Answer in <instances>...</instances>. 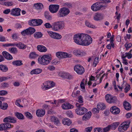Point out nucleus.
<instances>
[{
	"label": "nucleus",
	"mask_w": 132,
	"mask_h": 132,
	"mask_svg": "<svg viewBox=\"0 0 132 132\" xmlns=\"http://www.w3.org/2000/svg\"><path fill=\"white\" fill-rule=\"evenodd\" d=\"M41 88L43 90H45L50 88L49 85H48L47 81L43 83L41 86Z\"/></svg>",
	"instance_id": "nucleus-26"
},
{
	"label": "nucleus",
	"mask_w": 132,
	"mask_h": 132,
	"mask_svg": "<svg viewBox=\"0 0 132 132\" xmlns=\"http://www.w3.org/2000/svg\"><path fill=\"white\" fill-rule=\"evenodd\" d=\"M97 108L100 110H104L105 108V104L103 103H99L97 105Z\"/></svg>",
	"instance_id": "nucleus-33"
},
{
	"label": "nucleus",
	"mask_w": 132,
	"mask_h": 132,
	"mask_svg": "<svg viewBox=\"0 0 132 132\" xmlns=\"http://www.w3.org/2000/svg\"><path fill=\"white\" fill-rule=\"evenodd\" d=\"M44 16L46 19L47 20H51L52 19V16L50 15L48 12H45L44 13Z\"/></svg>",
	"instance_id": "nucleus-34"
},
{
	"label": "nucleus",
	"mask_w": 132,
	"mask_h": 132,
	"mask_svg": "<svg viewBox=\"0 0 132 132\" xmlns=\"http://www.w3.org/2000/svg\"><path fill=\"white\" fill-rule=\"evenodd\" d=\"M21 102V100L20 99H17L15 102V104L17 106L20 107H22L23 106L22 105L20 104V103Z\"/></svg>",
	"instance_id": "nucleus-53"
},
{
	"label": "nucleus",
	"mask_w": 132,
	"mask_h": 132,
	"mask_svg": "<svg viewBox=\"0 0 132 132\" xmlns=\"http://www.w3.org/2000/svg\"><path fill=\"white\" fill-rule=\"evenodd\" d=\"M13 39L16 40L18 38L19 36L16 33L13 34L12 36Z\"/></svg>",
	"instance_id": "nucleus-51"
},
{
	"label": "nucleus",
	"mask_w": 132,
	"mask_h": 132,
	"mask_svg": "<svg viewBox=\"0 0 132 132\" xmlns=\"http://www.w3.org/2000/svg\"><path fill=\"white\" fill-rule=\"evenodd\" d=\"M73 39L77 44L82 46L89 45L92 42V39L89 35L84 34H78L75 35Z\"/></svg>",
	"instance_id": "nucleus-1"
},
{
	"label": "nucleus",
	"mask_w": 132,
	"mask_h": 132,
	"mask_svg": "<svg viewBox=\"0 0 132 132\" xmlns=\"http://www.w3.org/2000/svg\"><path fill=\"white\" fill-rule=\"evenodd\" d=\"M112 96L110 94H107L105 96V99L107 102L109 103L110 102V100Z\"/></svg>",
	"instance_id": "nucleus-41"
},
{
	"label": "nucleus",
	"mask_w": 132,
	"mask_h": 132,
	"mask_svg": "<svg viewBox=\"0 0 132 132\" xmlns=\"http://www.w3.org/2000/svg\"><path fill=\"white\" fill-rule=\"evenodd\" d=\"M37 49L40 52H45L47 50L45 46L41 45H38L37 47Z\"/></svg>",
	"instance_id": "nucleus-21"
},
{
	"label": "nucleus",
	"mask_w": 132,
	"mask_h": 132,
	"mask_svg": "<svg viewBox=\"0 0 132 132\" xmlns=\"http://www.w3.org/2000/svg\"><path fill=\"white\" fill-rule=\"evenodd\" d=\"M35 31V30L34 28L30 27L22 31L21 33L22 35L25 36L26 35H32Z\"/></svg>",
	"instance_id": "nucleus-6"
},
{
	"label": "nucleus",
	"mask_w": 132,
	"mask_h": 132,
	"mask_svg": "<svg viewBox=\"0 0 132 132\" xmlns=\"http://www.w3.org/2000/svg\"><path fill=\"white\" fill-rule=\"evenodd\" d=\"M42 71V69H36L32 70L31 72V74H38L40 73Z\"/></svg>",
	"instance_id": "nucleus-28"
},
{
	"label": "nucleus",
	"mask_w": 132,
	"mask_h": 132,
	"mask_svg": "<svg viewBox=\"0 0 132 132\" xmlns=\"http://www.w3.org/2000/svg\"><path fill=\"white\" fill-rule=\"evenodd\" d=\"M12 77L11 76H7L6 77H0V82L5 81L9 79H11Z\"/></svg>",
	"instance_id": "nucleus-38"
},
{
	"label": "nucleus",
	"mask_w": 132,
	"mask_h": 132,
	"mask_svg": "<svg viewBox=\"0 0 132 132\" xmlns=\"http://www.w3.org/2000/svg\"><path fill=\"white\" fill-rule=\"evenodd\" d=\"M87 111L86 108L81 107L76 109L75 110L76 113L78 115H82Z\"/></svg>",
	"instance_id": "nucleus-10"
},
{
	"label": "nucleus",
	"mask_w": 132,
	"mask_h": 132,
	"mask_svg": "<svg viewBox=\"0 0 132 132\" xmlns=\"http://www.w3.org/2000/svg\"><path fill=\"white\" fill-rule=\"evenodd\" d=\"M102 130L101 128H96L94 129V132H102Z\"/></svg>",
	"instance_id": "nucleus-64"
},
{
	"label": "nucleus",
	"mask_w": 132,
	"mask_h": 132,
	"mask_svg": "<svg viewBox=\"0 0 132 132\" xmlns=\"http://www.w3.org/2000/svg\"><path fill=\"white\" fill-rule=\"evenodd\" d=\"M80 92V91L78 90H77L76 92H73L72 94V96L73 97H76L79 94Z\"/></svg>",
	"instance_id": "nucleus-55"
},
{
	"label": "nucleus",
	"mask_w": 132,
	"mask_h": 132,
	"mask_svg": "<svg viewBox=\"0 0 132 132\" xmlns=\"http://www.w3.org/2000/svg\"><path fill=\"white\" fill-rule=\"evenodd\" d=\"M10 52L13 53L15 54L17 52V50L15 47H12L9 49Z\"/></svg>",
	"instance_id": "nucleus-50"
},
{
	"label": "nucleus",
	"mask_w": 132,
	"mask_h": 132,
	"mask_svg": "<svg viewBox=\"0 0 132 132\" xmlns=\"http://www.w3.org/2000/svg\"><path fill=\"white\" fill-rule=\"evenodd\" d=\"M114 47V45L113 42L110 43V44L106 46L107 48L109 50L111 49L112 47L113 48Z\"/></svg>",
	"instance_id": "nucleus-47"
},
{
	"label": "nucleus",
	"mask_w": 132,
	"mask_h": 132,
	"mask_svg": "<svg viewBox=\"0 0 132 132\" xmlns=\"http://www.w3.org/2000/svg\"><path fill=\"white\" fill-rule=\"evenodd\" d=\"M3 121L5 122H10L13 123H15L16 121L15 119L11 117H7L5 118L3 120Z\"/></svg>",
	"instance_id": "nucleus-17"
},
{
	"label": "nucleus",
	"mask_w": 132,
	"mask_h": 132,
	"mask_svg": "<svg viewBox=\"0 0 132 132\" xmlns=\"http://www.w3.org/2000/svg\"><path fill=\"white\" fill-rule=\"evenodd\" d=\"M130 124L129 121H125L122 122L118 128V131L120 132H123L126 131L129 127Z\"/></svg>",
	"instance_id": "nucleus-5"
},
{
	"label": "nucleus",
	"mask_w": 132,
	"mask_h": 132,
	"mask_svg": "<svg viewBox=\"0 0 132 132\" xmlns=\"http://www.w3.org/2000/svg\"><path fill=\"white\" fill-rule=\"evenodd\" d=\"M130 86L129 85H127L126 86L125 89V92L126 93H127L130 89Z\"/></svg>",
	"instance_id": "nucleus-63"
},
{
	"label": "nucleus",
	"mask_w": 132,
	"mask_h": 132,
	"mask_svg": "<svg viewBox=\"0 0 132 132\" xmlns=\"http://www.w3.org/2000/svg\"><path fill=\"white\" fill-rule=\"evenodd\" d=\"M7 94V91L5 90H1L0 91V96L5 95Z\"/></svg>",
	"instance_id": "nucleus-62"
},
{
	"label": "nucleus",
	"mask_w": 132,
	"mask_h": 132,
	"mask_svg": "<svg viewBox=\"0 0 132 132\" xmlns=\"http://www.w3.org/2000/svg\"><path fill=\"white\" fill-rule=\"evenodd\" d=\"M34 6L35 9L38 10H41L44 8L43 5L42 3H37L34 4Z\"/></svg>",
	"instance_id": "nucleus-23"
},
{
	"label": "nucleus",
	"mask_w": 132,
	"mask_h": 132,
	"mask_svg": "<svg viewBox=\"0 0 132 132\" xmlns=\"http://www.w3.org/2000/svg\"><path fill=\"white\" fill-rule=\"evenodd\" d=\"M120 123L118 122H115L111 124L110 125L111 129L115 130L119 126Z\"/></svg>",
	"instance_id": "nucleus-32"
},
{
	"label": "nucleus",
	"mask_w": 132,
	"mask_h": 132,
	"mask_svg": "<svg viewBox=\"0 0 132 132\" xmlns=\"http://www.w3.org/2000/svg\"><path fill=\"white\" fill-rule=\"evenodd\" d=\"M111 128L110 125H109L106 127H105L103 129V132H106L110 130Z\"/></svg>",
	"instance_id": "nucleus-46"
},
{
	"label": "nucleus",
	"mask_w": 132,
	"mask_h": 132,
	"mask_svg": "<svg viewBox=\"0 0 132 132\" xmlns=\"http://www.w3.org/2000/svg\"><path fill=\"white\" fill-rule=\"evenodd\" d=\"M98 59V57H95L93 63V66L94 67H95L98 63L99 62Z\"/></svg>",
	"instance_id": "nucleus-44"
},
{
	"label": "nucleus",
	"mask_w": 132,
	"mask_h": 132,
	"mask_svg": "<svg viewBox=\"0 0 132 132\" xmlns=\"http://www.w3.org/2000/svg\"><path fill=\"white\" fill-rule=\"evenodd\" d=\"M4 124L5 129H7V128H10L12 127L10 124L8 123H4Z\"/></svg>",
	"instance_id": "nucleus-45"
},
{
	"label": "nucleus",
	"mask_w": 132,
	"mask_h": 132,
	"mask_svg": "<svg viewBox=\"0 0 132 132\" xmlns=\"http://www.w3.org/2000/svg\"><path fill=\"white\" fill-rule=\"evenodd\" d=\"M64 78L69 79H71L72 78V76L69 73H65L64 74Z\"/></svg>",
	"instance_id": "nucleus-42"
},
{
	"label": "nucleus",
	"mask_w": 132,
	"mask_h": 132,
	"mask_svg": "<svg viewBox=\"0 0 132 132\" xmlns=\"http://www.w3.org/2000/svg\"><path fill=\"white\" fill-rule=\"evenodd\" d=\"M74 54L76 55H80V56H82L85 55L86 53L83 51L80 50H75L73 51Z\"/></svg>",
	"instance_id": "nucleus-18"
},
{
	"label": "nucleus",
	"mask_w": 132,
	"mask_h": 132,
	"mask_svg": "<svg viewBox=\"0 0 132 132\" xmlns=\"http://www.w3.org/2000/svg\"><path fill=\"white\" fill-rule=\"evenodd\" d=\"M91 115V112L90 111L88 112L83 116L82 117V120H84L89 119L90 118Z\"/></svg>",
	"instance_id": "nucleus-24"
},
{
	"label": "nucleus",
	"mask_w": 132,
	"mask_h": 132,
	"mask_svg": "<svg viewBox=\"0 0 132 132\" xmlns=\"http://www.w3.org/2000/svg\"><path fill=\"white\" fill-rule=\"evenodd\" d=\"M36 23L37 26H40L41 25L43 22V20L41 19H36Z\"/></svg>",
	"instance_id": "nucleus-54"
},
{
	"label": "nucleus",
	"mask_w": 132,
	"mask_h": 132,
	"mask_svg": "<svg viewBox=\"0 0 132 132\" xmlns=\"http://www.w3.org/2000/svg\"><path fill=\"white\" fill-rule=\"evenodd\" d=\"M36 19H32L28 21L29 24L32 26H36Z\"/></svg>",
	"instance_id": "nucleus-37"
},
{
	"label": "nucleus",
	"mask_w": 132,
	"mask_h": 132,
	"mask_svg": "<svg viewBox=\"0 0 132 132\" xmlns=\"http://www.w3.org/2000/svg\"><path fill=\"white\" fill-rule=\"evenodd\" d=\"M2 54L5 58L7 60H11L13 59L12 56L8 53L5 51H3L2 53Z\"/></svg>",
	"instance_id": "nucleus-22"
},
{
	"label": "nucleus",
	"mask_w": 132,
	"mask_h": 132,
	"mask_svg": "<svg viewBox=\"0 0 132 132\" xmlns=\"http://www.w3.org/2000/svg\"><path fill=\"white\" fill-rule=\"evenodd\" d=\"M8 70L7 67L6 65L3 64L0 65V70L3 72H6Z\"/></svg>",
	"instance_id": "nucleus-29"
},
{
	"label": "nucleus",
	"mask_w": 132,
	"mask_h": 132,
	"mask_svg": "<svg viewBox=\"0 0 132 132\" xmlns=\"http://www.w3.org/2000/svg\"><path fill=\"white\" fill-rule=\"evenodd\" d=\"M52 120L54 122V124L57 126H59L60 125L58 119L56 117H53L52 118Z\"/></svg>",
	"instance_id": "nucleus-30"
},
{
	"label": "nucleus",
	"mask_w": 132,
	"mask_h": 132,
	"mask_svg": "<svg viewBox=\"0 0 132 132\" xmlns=\"http://www.w3.org/2000/svg\"><path fill=\"white\" fill-rule=\"evenodd\" d=\"M47 69L50 71H52L55 70V67L53 65H49L47 67Z\"/></svg>",
	"instance_id": "nucleus-59"
},
{
	"label": "nucleus",
	"mask_w": 132,
	"mask_h": 132,
	"mask_svg": "<svg viewBox=\"0 0 132 132\" xmlns=\"http://www.w3.org/2000/svg\"><path fill=\"white\" fill-rule=\"evenodd\" d=\"M46 28H51L52 29L53 25L52 26L49 23H46L44 25Z\"/></svg>",
	"instance_id": "nucleus-56"
},
{
	"label": "nucleus",
	"mask_w": 132,
	"mask_h": 132,
	"mask_svg": "<svg viewBox=\"0 0 132 132\" xmlns=\"http://www.w3.org/2000/svg\"><path fill=\"white\" fill-rule=\"evenodd\" d=\"M56 56L59 58H70L72 56L71 54H68L63 52H57L56 53Z\"/></svg>",
	"instance_id": "nucleus-8"
},
{
	"label": "nucleus",
	"mask_w": 132,
	"mask_h": 132,
	"mask_svg": "<svg viewBox=\"0 0 132 132\" xmlns=\"http://www.w3.org/2000/svg\"><path fill=\"white\" fill-rule=\"evenodd\" d=\"M22 61L20 60L15 61L12 62V64L16 66H20L23 64V63L22 62Z\"/></svg>",
	"instance_id": "nucleus-35"
},
{
	"label": "nucleus",
	"mask_w": 132,
	"mask_h": 132,
	"mask_svg": "<svg viewBox=\"0 0 132 132\" xmlns=\"http://www.w3.org/2000/svg\"><path fill=\"white\" fill-rule=\"evenodd\" d=\"M104 15L101 13H96L94 16V19L96 21L101 20L103 19Z\"/></svg>",
	"instance_id": "nucleus-14"
},
{
	"label": "nucleus",
	"mask_w": 132,
	"mask_h": 132,
	"mask_svg": "<svg viewBox=\"0 0 132 132\" xmlns=\"http://www.w3.org/2000/svg\"><path fill=\"white\" fill-rule=\"evenodd\" d=\"M74 69L75 71L79 75H82L85 72V69L84 67L79 64L75 66Z\"/></svg>",
	"instance_id": "nucleus-7"
},
{
	"label": "nucleus",
	"mask_w": 132,
	"mask_h": 132,
	"mask_svg": "<svg viewBox=\"0 0 132 132\" xmlns=\"http://www.w3.org/2000/svg\"><path fill=\"white\" fill-rule=\"evenodd\" d=\"M132 44L130 43H126L125 44V46L126 49L128 50L129 48H130L132 46Z\"/></svg>",
	"instance_id": "nucleus-52"
},
{
	"label": "nucleus",
	"mask_w": 132,
	"mask_h": 132,
	"mask_svg": "<svg viewBox=\"0 0 132 132\" xmlns=\"http://www.w3.org/2000/svg\"><path fill=\"white\" fill-rule=\"evenodd\" d=\"M52 60V57L49 55H44L39 56L38 59V63L43 65H46L49 64Z\"/></svg>",
	"instance_id": "nucleus-2"
},
{
	"label": "nucleus",
	"mask_w": 132,
	"mask_h": 132,
	"mask_svg": "<svg viewBox=\"0 0 132 132\" xmlns=\"http://www.w3.org/2000/svg\"><path fill=\"white\" fill-rule=\"evenodd\" d=\"M92 129V127L91 126L86 128L85 130V132H90Z\"/></svg>",
	"instance_id": "nucleus-58"
},
{
	"label": "nucleus",
	"mask_w": 132,
	"mask_h": 132,
	"mask_svg": "<svg viewBox=\"0 0 132 132\" xmlns=\"http://www.w3.org/2000/svg\"><path fill=\"white\" fill-rule=\"evenodd\" d=\"M48 85L50 87V88L53 87L54 86V83L53 82L51 81H47Z\"/></svg>",
	"instance_id": "nucleus-57"
},
{
	"label": "nucleus",
	"mask_w": 132,
	"mask_h": 132,
	"mask_svg": "<svg viewBox=\"0 0 132 132\" xmlns=\"http://www.w3.org/2000/svg\"><path fill=\"white\" fill-rule=\"evenodd\" d=\"M38 56V55L35 52H32L29 55V57L31 59H35L37 58Z\"/></svg>",
	"instance_id": "nucleus-31"
},
{
	"label": "nucleus",
	"mask_w": 132,
	"mask_h": 132,
	"mask_svg": "<svg viewBox=\"0 0 132 132\" xmlns=\"http://www.w3.org/2000/svg\"><path fill=\"white\" fill-rule=\"evenodd\" d=\"M111 112L113 114H117L120 112V109L115 106H112L110 109Z\"/></svg>",
	"instance_id": "nucleus-15"
},
{
	"label": "nucleus",
	"mask_w": 132,
	"mask_h": 132,
	"mask_svg": "<svg viewBox=\"0 0 132 132\" xmlns=\"http://www.w3.org/2000/svg\"><path fill=\"white\" fill-rule=\"evenodd\" d=\"M62 107L63 109L67 110L73 108V107L70 103L66 102L63 104Z\"/></svg>",
	"instance_id": "nucleus-16"
},
{
	"label": "nucleus",
	"mask_w": 132,
	"mask_h": 132,
	"mask_svg": "<svg viewBox=\"0 0 132 132\" xmlns=\"http://www.w3.org/2000/svg\"><path fill=\"white\" fill-rule=\"evenodd\" d=\"M132 56V55L131 53H125V57H127L128 59H130Z\"/></svg>",
	"instance_id": "nucleus-61"
},
{
	"label": "nucleus",
	"mask_w": 132,
	"mask_h": 132,
	"mask_svg": "<svg viewBox=\"0 0 132 132\" xmlns=\"http://www.w3.org/2000/svg\"><path fill=\"white\" fill-rule=\"evenodd\" d=\"M70 12V10L68 9L63 7L60 9L57 15L60 18L64 17L68 15Z\"/></svg>",
	"instance_id": "nucleus-4"
},
{
	"label": "nucleus",
	"mask_w": 132,
	"mask_h": 132,
	"mask_svg": "<svg viewBox=\"0 0 132 132\" xmlns=\"http://www.w3.org/2000/svg\"><path fill=\"white\" fill-rule=\"evenodd\" d=\"M16 46L20 49L22 50L25 49L27 47L26 45L21 42L18 43H15L14 46Z\"/></svg>",
	"instance_id": "nucleus-20"
},
{
	"label": "nucleus",
	"mask_w": 132,
	"mask_h": 132,
	"mask_svg": "<svg viewBox=\"0 0 132 132\" xmlns=\"http://www.w3.org/2000/svg\"><path fill=\"white\" fill-rule=\"evenodd\" d=\"M25 116L28 118L31 119L32 118V114L29 112H26L24 113Z\"/></svg>",
	"instance_id": "nucleus-49"
},
{
	"label": "nucleus",
	"mask_w": 132,
	"mask_h": 132,
	"mask_svg": "<svg viewBox=\"0 0 132 132\" xmlns=\"http://www.w3.org/2000/svg\"><path fill=\"white\" fill-rule=\"evenodd\" d=\"M85 25H86L88 27L92 28L93 29L95 28L96 27L95 26L91 24L89 22L86 21L85 22Z\"/></svg>",
	"instance_id": "nucleus-39"
},
{
	"label": "nucleus",
	"mask_w": 132,
	"mask_h": 132,
	"mask_svg": "<svg viewBox=\"0 0 132 132\" xmlns=\"http://www.w3.org/2000/svg\"><path fill=\"white\" fill-rule=\"evenodd\" d=\"M59 8V6L58 4H52L50 5L49 7L50 11L52 13L57 12Z\"/></svg>",
	"instance_id": "nucleus-11"
},
{
	"label": "nucleus",
	"mask_w": 132,
	"mask_h": 132,
	"mask_svg": "<svg viewBox=\"0 0 132 132\" xmlns=\"http://www.w3.org/2000/svg\"><path fill=\"white\" fill-rule=\"evenodd\" d=\"M45 111L44 110L40 109L37 110L36 112V115L38 117L43 116L45 114Z\"/></svg>",
	"instance_id": "nucleus-19"
},
{
	"label": "nucleus",
	"mask_w": 132,
	"mask_h": 132,
	"mask_svg": "<svg viewBox=\"0 0 132 132\" xmlns=\"http://www.w3.org/2000/svg\"><path fill=\"white\" fill-rule=\"evenodd\" d=\"M47 32L50 36L52 38L59 39L62 38V36L58 33L50 31H47Z\"/></svg>",
	"instance_id": "nucleus-9"
},
{
	"label": "nucleus",
	"mask_w": 132,
	"mask_h": 132,
	"mask_svg": "<svg viewBox=\"0 0 132 132\" xmlns=\"http://www.w3.org/2000/svg\"><path fill=\"white\" fill-rule=\"evenodd\" d=\"M34 35L35 38L38 39L41 38L43 36V34L41 32H36L35 33Z\"/></svg>",
	"instance_id": "nucleus-36"
},
{
	"label": "nucleus",
	"mask_w": 132,
	"mask_h": 132,
	"mask_svg": "<svg viewBox=\"0 0 132 132\" xmlns=\"http://www.w3.org/2000/svg\"><path fill=\"white\" fill-rule=\"evenodd\" d=\"M64 23L63 21L55 22L53 23L52 30L57 31L60 29H63L64 27Z\"/></svg>",
	"instance_id": "nucleus-3"
},
{
	"label": "nucleus",
	"mask_w": 132,
	"mask_h": 132,
	"mask_svg": "<svg viewBox=\"0 0 132 132\" xmlns=\"http://www.w3.org/2000/svg\"><path fill=\"white\" fill-rule=\"evenodd\" d=\"M62 123L64 125L70 126L71 123V121L69 118H65L62 120Z\"/></svg>",
	"instance_id": "nucleus-25"
},
{
	"label": "nucleus",
	"mask_w": 132,
	"mask_h": 132,
	"mask_svg": "<svg viewBox=\"0 0 132 132\" xmlns=\"http://www.w3.org/2000/svg\"><path fill=\"white\" fill-rule=\"evenodd\" d=\"M125 109L127 110H129L131 109V106L129 103L126 101L123 104Z\"/></svg>",
	"instance_id": "nucleus-27"
},
{
	"label": "nucleus",
	"mask_w": 132,
	"mask_h": 132,
	"mask_svg": "<svg viewBox=\"0 0 132 132\" xmlns=\"http://www.w3.org/2000/svg\"><path fill=\"white\" fill-rule=\"evenodd\" d=\"M13 3L12 2H7L4 3V4L6 6H10L13 5Z\"/></svg>",
	"instance_id": "nucleus-60"
},
{
	"label": "nucleus",
	"mask_w": 132,
	"mask_h": 132,
	"mask_svg": "<svg viewBox=\"0 0 132 132\" xmlns=\"http://www.w3.org/2000/svg\"><path fill=\"white\" fill-rule=\"evenodd\" d=\"M8 105L7 103H4L3 104V105L2 104L1 105L0 108L3 110H5L8 107Z\"/></svg>",
	"instance_id": "nucleus-43"
},
{
	"label": "nucleus",
	"mask_w": 132,
	"mask_h": 132,
	"mask_svg": "<svg viewBox=\"0 0 132 132\" xmlns=\"http://www.w3.org/2000/svg\"><path fill=\"white\" fill-rule=\"evenodd\" d=\"M103 6L98 3H96L93 4L91 6V9L93 11H96L100 10Z\"/></svg>",
	"instance_id": "nucleus-12"
},
{
	"label": "nucleus",
	"mask_w": 132,
	"mask_h": 132,
	"mask_svg": "<svg viewBox=\"0 0 132 132\" xmlns=\"http://www.w3.org/2000/svg\"><path fill=\"white\" fill-rule=\"evenodd\" d=\"M117 101V98L116 96H112V98L110 100V103H116Z\"/></svg>",
	"instance_id": "nucleus-48"
},
{
	"label": "nucleus",
	"mask_w": 132,
	"mask_h": 132,
	"mask_svg": "<svg viewBox=\"0 0 132 132\" xmlns=\"http://www.w3.org/2000/svg\"><path fill=\"white\" fill-rule=\"evenodd\" d=\"M15 116L19 119H24V116L21 113L16 112L15 114Z\"/></svg>",
	"instance_id": "nucleus-40"
},
{
	"label": "nucleus",
	"mask_w": 132,
	"mask_h": 132,
	"mask_svg": "<svg viewBox=\"0 0 132 132\" xmlns=\"http://www.w3.org/2000/svg\"><path fill=\"white\" fill-rule=\"evenodd\" d=\"M21 10L19 8H15L11 10L10 14L12 15L17 16L20 15Z\"/></svg>",
	"instance_id": "nucleus-13"
}]
</instances>
